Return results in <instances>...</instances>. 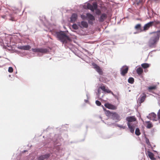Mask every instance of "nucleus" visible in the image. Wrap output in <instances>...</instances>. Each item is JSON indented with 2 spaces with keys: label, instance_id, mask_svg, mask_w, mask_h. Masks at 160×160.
Listing matches in <instances>:
<instances>
[{
  "label": "nucleus",
  "instance_id": "f257e3e1",
  "mask_svg": "<svg viewBox=\"0 0 160 160\" xmlns=\"http://www.w3.org/2000/svg\"><path fill=\"white\" fill-rule=\"evenodd\" d=\"M152 36L150 38L148 42V46L151 48L156 47L160 37V30L152 32Z\"/></svg>",
  "mask_w": 160,
  "mask_h": 160
},
{
  "label": "nucleus",
  "instance_id": "f03ea898",
  "mask_svg": "<svg viewBox=\"0 0 160 160\" xmlns=\"http://www.w3.org/2000/svg\"><path fill=\"white\" fill-rule=\"evenodd\" d=\"M126 120L128 121L127 124L130 132L133 133L137 124V123L135 122L136 121V118L134 116H129L126 118Z\"/></svg>",
  "mask_w": 160,
  "mask_h": 160
},
{
  "label": "nucleus",
  "instance_id": "7ed1b4c3",
  "mask_svg": "<svg viewBox=\"0 0 160 160\" xmlns=\"http://www.w3.org/2000/svg\"><path fill=\"white\" fill-rule=\"evenodd\" d=\"M55 35L57 38L63 43H67L68 41L70 40L69 37L62 31L56 32L55 33Z\"/></svg>",
  "mask_w": 160,
  "mask_h": 160
},
{
  "label": "nucleus",
  "instance_id": "20e7f679",
  "mask_svg": "<svg viewBox=\"0 0 160 160\" xmlns=\"http://www.w3.org/2000/svg\"><path fill=\"white\" fill-rule=\"evenodd\" d=\"M87 8L88 9L91 10L92 11H94L96 10L98 8V5L96 2H93L92 5L88 3L87 5Z\"/></svg>",
  "mask_w": 160,
  "mask_h": 160
},
{
  "label": "nucleus",
  "instance_id": "39448f33",
  "mask_svg": "<svg viewBox=\"0 0 160 160\" xmlns=\"http://www.w3.org/2000/svg\"><path fill=\"white\" fill-rule=\"evenodd\" d=\"M92 65L93 68L96 70L100 75H102L103 74L102 70L99 66L94 62L92 63Z\"/></svg>",
  "mask_w": 160,
  "mask_h": 160
},
{
  "label": "nucleus",
  "instance_id": "423d86ee",
  "mask_svg": "<svg viewBox=\"0 0 160 160\" xmlns=\"http://www.w3.org/2000/svg\"><path fill=\"white\" fill-rule=\"evenodd\" d=\"M87 16L88 19V23L90 24H92L93 23L92 21L95 20L94 16L89 13L87 14Z\"/></svg>",
  "mask_w": 160,
  "mask_h": 160
},
{
  "label": "nucleus",
  "instance_id": "0eeeda50",
  "mask_svg": "<svg viewBox=\"0 0 160 160\" xmlns=\"http://www.w3.org/2000/svg\"><path fill=\"white\" fill-rule=\"evenodd\" d=\"M128 70V68L127 66H123L121 69V74L123 76L125 75L127 73Z\"/></svg>",
  "mask_w": 160,
  "mask_h": 160
},
{
  "label": "nucleus",
  "instance_id": "6e6552de",
  "mask_svg": "<svg viewBox=\"0 0 160 160\" xmlns=\"http://www.w3.org/2000/svg\"><path fill=\"white\" fill-rule=\"evenodd\" d=\"M108 16L105 13L101 14L98 18V21L100 22H103L107 18Z\"/></svg>",
  "mask_w": 160,
  "mask_h": 160
},
{
  "label": "nucleus",
  "instance_id": "1a4fd4ad",
  "mask_svg": "<svg viewBox=\"0 0 160 160\" xmlns=\"http://www.w3.org/2000/svg\"><path fill=\"white\" fill-rule=\"evenodd\" d=\"M147 117L148 119L153 121H157L158 120L156 115L153 112L149 114Z\"/></svg>",
  "mask_w": 160,
  "mask_h": 160
},
{
  "label": "nucleus",
  "instance_id": "9d476101",
  "mask_svg": "<svg viewBox=\"0 0 160 160\" xmlns=\"http://www.w3.org/2000/svg\"><path fill=\"white\" fill-rule=\"evenodd\" d=\"M104 106L106 108L114 110L117 109V107L116 106L111 104L109 103H106L104 104Z\"/></svg>",
  "mask_w": 160,
  "mask_h": 160
},
{
  "label": "nucleus",
  "instance_id": "9b49d317",
  "mask_svg": "<svg viewBox=\"0 0 160 160\" xmlns=\"http://www.w3.org/2000/svg\"><path fill=\"white\" fill-rule=\"evenodd\" d=\"M153 23L150 22L146 24H145L143 27V31H146L148 30L149 28L151 27L152 26Z\"/></svg>",
  "mask_w": 160,
  "mask_h": 160
},
{
  "label": "nucleus",
  "instance_id": "f8f14e48",
  "mask_svg": "<svg viewBox=\"0 0 160 160\" xmlns=\"http://www.w3.org/2000/svg\"><path fill=\"white\" fill-rule=\"evenodd\" d=\"M17 48L19 49L23 50H28L31 48V47L29 45H27L23 46H18Z\"/></svg>",
  "mask_w": 160,
  "mask_h": 160
},
{
  "label": "nucleus",
  "instance_id": "ddd939ff",
  "mask_svg": "<svg viewBox=\"0 0 160 160\" xmlns=\"http://www.w3.org/2000/svg\"><path fill=\"white\" fill-rule=\"evenodd\" d=\"M112 117L113 120H117L118 121L120 120V116L116 112L113 113Z\"/></svg>",
  "mask_w": 160,
  "mask_h": 160
},
{
  "label": "nucleus",
  "instance_id": "4468645a",
  "mask_svg": "<svg viewBox=\"0 0 160 160\" xmlns=\"http://www.w3.org/2000/svg\"><path fill=\"white\" fill-rule=\"evenodd\" d=\"M50 156L49 154H48L40 156L38 158V160H43L45 159H47Z\"/></svg>",
  "mask_w": 160,
  "mask_h": 160
},
{
  "label": "nucleus",
  "instance_id": "2eb2a0df",
  "mask_svg": "<svg viewBox=\"0 0 160 160\" xmlns=\"http://www.w3.org/2000/svg\"><path fill=\"white\" fill-rule=\"evenodd\" d=\"M9 16L10 18L9 19L10 20L12 21H17V19L16 18V14L15 13L10 14Z\"/></svg>",
  "mask_w": 160,
  "mask_h": 160
},
{
  "label": "nucleus",
  "instance_id": "dca6fc26",
  "mask_svg": "<svg viewBox=\"0 0 160 160\" xmlns=\"http://www.w3.org/2000/svg\"><path fill=\"white\" fill-rule=\"evenodd\" d=\"M147 154L151 159L152 160H155V158L154 157V154L152 152L148 151H147Z\"/></svg>",
  "mask_w": 160,
  "mask_h": 160
},
{
  "label": "nucleus",
  "instance_id": "f3484780",
  "mask_svg": "<svg viewBox=\"0 0 160 160\" xmlns=\"http://www.w3.org/2000/svg\"><path fill=\"white\" fill-rule=\"evenodd\" d=\"M143 95L142 96L140 99H138V101L140 103H141L144 102L146 98V95L144 93H143Z\"/></svg>",
  "mask_w": 160,
  "mask_h": 160
},
{
  "label": "nucleus",
  "instance_id": "a211bd4d",
  "mask_svg": "<svg viewBox=\"0 0 160 160\" xmlns=\"http://www.w3.org/2000/svg\"><path fill=\"white\" fill-rule=\"evenodd\" d=\"M49 52V49L47 48H40L39 52L43 54L48 53Z\"/></svg>",
  "mask_w": 160,
  "mask_h": 160
},
{
  "label": "nucleus",
  "instance_id": "6ab92c4d",
  "mask_svg": "<svg viewBox=\"0 0 160 160\" xmlns=\"http://www.w3.org/2000/svg\"><path fill=\"white\" fill-rule=\"evenodd\" d=\"M100 88L102 90L107 93H110L111 92V91L110 89H108L107 87L106 88L104 86H101Z\"/></svg>",
  "mask_w": 160,
  "mask_h": 160
},
{
  "label": "nucleus",
  "instance_id": "aec40b11",
  "mask_svg": "<svg viewBox=\"0 0 160 160\" xmlns=\"http://www.w3.org/2000/svg\"><path fill=\"white\" fill-rule=\"evenodd\" d=\"M77 18V15L76 13L73 14L71 18V22H74Z\"/></svg>",
  "mask_w": 160,
  "mask_h": 160
},
{
  "label": "nucleus",
  "instance_id": "412c9836",
  "mask_svg": "<svg viewBox=\"0 0 160 160\" xmlns=\"http://www.w3.org/2000/svg\"><path fill=\"white\" fill-rule=\"evenodd\" d=\"M157 86L154 85L150 86L148 87V90L149 92H151L152 90H155L157 89Z\"/></svg>",
  "mask_w": 160,
  "mask_h": 160
},
{
  "label": "nucleus",
  "instance_id": "4be33fe9",
  "mask_svg": "<svg viewBox=\"0 0 160 160\" xmlns=\"http://www.w3.org/2000/svg\"><path fill=\"white\" fill-rule=\"evenodd\" d=\"M151 22L153 23L152 26L154 25L156 27H157L158 26H160V22L158 20L154 21H152Z\"/></svg>",
  "mask_w": 160,
  "mask_h": 160
},
{
  "label": "nucleus",
  "instance_id": "5701e85b",
  "mask_svg": "<svg viewBox=\"0 0 160 160\" xmlns=\"http://www.w3.org/2000/svg\"><path fill=\"white\" fill-rule=\"evenodd\" d=\"M137 74L139 75H141L143 72V70L141 67H139L136 70Z\"/></svg>",
  "mask_w": 160,
  "mask_h": 160
},
{
  "label": "nucleus",
  "instance_id": "b1692460",
  "mask_svg": "<svg viewBox=\"0 0 160 160\" xmlns=\"http://www.w3.org/2000/svg\"><path fill=\"white\" fill-rule=\"evenodd\" d=\"M81 25L83 28H87L88 27V24L86 22L82 21L81 22Z\"/></svg>",
  "mask_w": 160,
  "mask_h": 160
},
{
  "label": "nucleus",
  "instance_id": "393cba45",
  "mask_svg": "<svg viewBox=\"0 0 160 160\" xmlns=\"http://www.w3.org/2000/svg\"><path fill=\"white\" fill-rule=\"evenodd\" d=\"M141 65L142 67L144 69L148 68L150 66V64L147 63H142Z\"/></svg>",
  "mask_w": 160,
  "mask_h": 160
},
{
  "label": "nucleus",
  "instance_id": "a878e982",
  "mask_svg": "<svg viewBox=\"0 0 160 160\" xmlns=\"http://www.w3.org/2000/svg\"><path fill=\"white\" fill-rule=\"evenodd\" d=\"M141 24H137L135 27V28L137 30H140V31H143V30L141 29Z\"/></svg>",
  "mask_w": 160,
  "mask_h": 160
},
{
  "label": "nucleus",
  "instance_id": "bb28decb",
  "mask_svg": "<svg viewBox=\"0 0 160 160\" xmlns=\"http://www.w3.org/2000/svg\"><path fill=\"white\" fill-rule=\"evenodd\" d=\"M146 122L147 123V127L148 128H150L153 127V125L150 121H147Z\"/></svg>",
  "mask_w": 160,
  "mask_h": 160
},
{
  "label": "nucleus",
  "instance_id": "cd10ccee",
  "mask_svg": "<svg viewBox=\"0 0 160 160\" xmlns=\"http://www.w3.org/2000/svg\"><path fill=\"white\" fill-rule=\"evenodd\" d=\"M135 4L137 5H139L140 4L142 5L143 4L142 0H137L135 2Z\"/></svg>",
  "mask_w": 160,
  "mask_h": 160
},
{
  "label": "nucleus",
  "instance_id": "c85d7f7f",
  "mask_svg": "<svg viewBox=\"0 0 160 160\" xmlns=\"http://www.w3.org/2000/svg\"><path fill=\"white\" fill-rule=\"evenodd\" d=\"M135 134L137 136H139L141 134V132L139 128H136L135 131Z\"/></svg>",
  "mask_w": 160,
  "mask_h": 160
},
{
  "label": "nucleus",
  "instance_id": "c756f323",
  "mask_svg": "<svg viewBox=\"0 0 160 160\" xmlns=\"http://www.w3.org/2000/svg\"><path fill=\"white\" fill-rule=\"evenodd\" d=\"M128 82L132 84L134 82V79L133 78H129L128 79Z\"/></svg>",
  "mask_w": 160,
  "mask_h": 160
},
{
  "label": "nucleus",
  "instance_id": "7c9ffc66",
  "mask_svg": "<svg viewBox=\"0 0 160 160\" xmlns=\"http://www.w3.org/2000/svg\"><path fill=\"white\" fill-rule=\"evenodd\" d=\"M113 113V112H111L109 110H107L106 111V115L107 116L112 117Z\"/></svg>",
  "mask_w": 160,
  "mask_h": 160
},
{
  "label": "nucleus",
  "instance_id": "2f4dec72",
  "mask_svg": "<svg viewBox=\"0 0 160 160\" xmlns=\"http://www.w3.org/2000/svg\"><path fill=\"white\" fill-rule=\"evenodd\" d=\"M40 48H32V50L34 52H39Z\"/></svg>",
  "mask_w": 160,
  "mask_h": 160
},
{
  "label": "nucleus",
  "instance_id": "473e14b6",
  "mask_svg": "<svg viewBox=\"0 0 160 160\" xmlns=\"http://www.w3.org/2000/svg\"><path fill=\"white\" fill-rule=\"evenodd\" d=\"M72 28L74 29L77 30L78 29V27L76 24H74L72 25Z\"/></svg>",
  "mask_w": 160,
  "mask_h": 160
},
{
  "label": "nucleus",
  "instance_id": "72a5a7b5",
  "mask_svg": "<svg viewBox=\"0 0 160 160\" xmlns=\"http://www.w3.org/2000/svg\"><path fill=\"white\" fill-rule=\"evenodd\" d=\"M81 18L83 20H84L87 18V15H81Z\"/></svg>",
  "mask_w": 160,
  "mask_h": 160
},
{
  "label": "nucleus",
  "instance_id": "f704fd0d",
  "mask_svg": "<svg viewBox=\"0 0 160 160\" xmlns=\"http://www.w3.org/2000/svg\"><path fill=\"white\" fill-rule=\"evenodd\" d=\"M8 71L10 73L13 72V69L12 67H9L8 68Z\"/></svg>",
  "mask_w": 160,
  "mask_h": 160
},
{
  "label": "nucleus",
  "instance_id": "c9c22d12",
  "mask_svg": "<svg viewBox=\"0 0 160 160\" xmlns=\"http://www.w3.org/2000/svg\"><path fill=\"white\" fill-rule=\"evenodd\" d=\"M118 126L120 128H122L123 129H125L126 128V126H123L122 125H118Z\"/></svg>",
  "mask_w": 160,
  "mask_h": 160
},
{
  "label": "nucleus",
  "instance_id": "e433bc0d",
  "mask_svg": "<svg viewBox=\"0 0 160 160\" xmlns=\"http://www.w3.org/2000/svg\"><path fill=\"white\" fill-rule=\"evenodd\" d=\"M96 103L98 106H100L101 104V102L98 100L96 101Z\"/></svg>",
  "mask_w": 160,
  "mask_h": 160
},
{
  "label": "nucleus",
  "instance_id": "4c0bfd02",
  "mask_svg": "<svg viewBox=\"0 0 160 160\" xmlns=\"http://www.w3.org/2000/svg\"><path fill=\"white\" fill-rule=\"evenodd\" d=\"M96 14L98 15H100L101 14V12L99 10H98L96 12Z\"/></svg>",
  "mask_w": 160,
  "mask_h": 160
},
{
  "label": "nucleus",
  "instance_id": "58836bf2",
  "mask_svg": "<svg viewBox=\"0 0 160 160\" xmlns=\"http://www.w3.org/2000/svg\"><path fill=\"white\" fill-rule=\"evenodd\" d=\"M158 119H160V109L159 110L158 113Z\"/></svg>",
  "mask_w": 160,
  "mask_h": 160
},
{
  "label": "nucleus",
  "instance_id": "ea45409f",
  "mask_svg": "<svg viewBox=\"0 0 160 160\" xmlns=\"http://www.w3.org/2000/svg\"><path fill=\"white\" fill-rule=\"evenodd\" d=\"M146 142L147 144L149 145L150 142L149 140L147 138L146 139Z\"/></svg>",
  "mask_w": 160,
  "mask_h": 160
},
{
  "label": "nucleus",
  "instance_id": "a19ab883",
  "mask_svg": "<svg viewBox=\"0 0 160 160\" xmlns=\"http://www.w3.org/2000/svg\"><path fill=\"white\" fill-rule=\"evenodd\" d=\"M110 93H111V94H112L113 96H114V93L111 91V92H110Z\"/></svg>",
  "mask_w": 160,
  "mask_h": 160
}]
</instances>
